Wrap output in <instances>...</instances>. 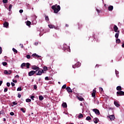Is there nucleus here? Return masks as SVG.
I'll use <instances>...</instances> for the list:
<instances>
[{
    "instance_id": "nucleus-1",
    "label": "nucleus",
    "mask_w": 124,
    "mask_h": 124,
    "mask_svg": "<svg viewBox=\"0 0 124 124\" xmlns=\"http://www.w3.org/2000/svg\"><path fill=\"white\" fill-rule=\"evenodd\" d=\"M51 8L54 11V13H58L61 10V6L57 4L52 6Z\"/></svg>"
},
{
    "instance_id": "nucleus-2",
    "label": "nucleus",
    "mask_w": 124,
    "mask_h": 124,
    "mask_svg": "<svg viewBox=\"0 0 124 124\" xmlns=\"http://www.w3.org/2000/svg\"><path fill=\"white\" fill-rule=\"evenodd\" d=\"M116 94L117 96H123L124 95V91H118L116 93Z\"/></svg>"
},
{
    "instance_id": "nucleus-3",
    "label": "nucleus",
    "mask_w": 124,
    "mask_h": 124,
    "mask_svg": "<svg viewBox=\"0 0 124 124\" xmlns=\"http://www.w3.org/2000/svg\"><path fill=\"white\" fill-rule=\"evenodd\" d=\"M31 69H32L33 70H36L35 71H36V72H37V71H38V70H39L40 68H39V67H37L36 65H33L32 66Z\"/></svg>"
},
{
    "instance_id": "nucleus-4",
    "label": "nucleus",
    "mask_w": 124,
    "mask_h": 124,
    "mask_svg": "<svg viewBox=\"0 0 124 124\" xmlns=\"http://www.w3.org/2000/svg\"><path fill=\"white\" fill-rule=\"evenodd\" d=\"M81 65V63L79 62H77L75 65H73V68H76V67H80V66Z\"/></svg>"
},
{
    "instance_id": "nucleus-5",
    "label": "nucleus",
    "mask_w": 124,
    "mask_h": 124,
    "mask_svg": "<svg viewBox=\"0 0 124 124\" xmlns=\"http://www.w3.org/2000/svg\"><path fill=\"white\" fill-rule=\"evenodd\" d=\"M93 112H95V114H96V115H100V112L99 111V110H98V109L96 108H93Z\"/></svg>"
},
{
    "instance_id": "nucleus-6",
    "label": "nucleus",
    "mask_w": 124,
    "mask_h": 124,
    "mask_svg": "<svg viewBox=\"0 0 124 124\" xmlns=\"http://www.w3.org/2000/svg\"><path fill=\"white\" fill-rule=\"evenodd\" d=\"M37 71H38V73H36V75L40 76L42 75V73H44V70H40V69H39Z\"/></svg>"
},
{
    "instance_id": "nucleus-7",
    "label": "nucleus",
    "mask_w": 124,
    "mask_h": 124,
    "mask_svg": "<svg viewBox=\"0 0 124 124\" xmlns=\"http://www.w3.org/2000/svg\"><path fill=\"white\" fill-rule=\"evenodd\" d=\"M36 73V71H31L29 72L28 75L29 76H32L34 74H35Z\"/></svg>"
},
{
    "instance_id": "nucleus-8",
    "label": "nucleus",
    "mask_w": 124,
    "mask_h": 124,
    "mask_svg": "<svg viewBox=\"0 0 124 124\" xmlns=\"http://www.w3.org/2000/svg\"><path fill=\"white\" fill-rule=\"evenodd\" d=\"M9 26V23L7 22H5L3 23V26L4 28H6L7 29L8 28Z\"/></svg>"
},
{
    "instance_id": "nucleus-9",
    "label": "nucleus",
    "mask_w": 124,
    "mask_h": 124,
    "mask_svg": "<svg viewBox=\"0 0 124 124\" xmlns=\"http://www.w3.org/2000/svg\"><path fill=\"white\" fill-rule=\"evenodd\" d=\"M32 57H33V58H41V56L38 55V54H36V53H33V54H32Z\"/></svg>"
},
{
    "instance_id": "nucleus-10",
    "label": "nucleus",
    "mask_w": 124,
    "mask_h": 124,
    "mask_svg": "<svg viewBox=\"0 0 124 124\" xmlns=\"http://www.w3.org/2000/svg\"><path fill=\"white\" fill-rule=\"evenodd\" d=\"M96 93V90L95 89H93V93H92V97H95V93Z\"/></svg>"
},
{
    "instance_id": "nucleus-11",
    "label": "nucleus",
    "mask_w": 124,
    "mask_h": 124,
    "mask_svg": "<svg viewBox=\"0 0 124 124\" xmlns=\"http://www.w3.org/2000/svg\"><path fill=\"white\" fill-rule=\"evenodd\" d=\"M108 118L110 119V121H114V120H115V115H110L108 117Z\"/></svg>"
},
{
    "instance_id": "nucleus-12",
    "label": "nucleus",
    "mask_w": 124,
    "mask_h": 124,
    "mask_svg": "<svg viewBox=\"0 0 124 124\" xmlns=\"http://www.w3.org/2000/svg\"><path fill=\"white\" fill-rule=\"evenodd\" d=\"M66 90L67 91V92H68V93H72V90H71V88H70V87H67L66 88Z\"/></svg>"
},
{
    "instance_id": "nucleus-13",
    "label": "nucleus",
    "mask_w": 124,
    "mask_h": 124,
    "mask_svg": "<svg viewBox=\"0 0 124 124\" xmlns=\"http://www.w3.org/2000/svg\"><path fill=\"white\" fill-rule=\"evenodd\" d=\"M113 9H114V7L112 5H110L108 7V11H112Z\"/></svg>"
},
{
    "instance_id": "nucleus-14",
    "label": "nucleus",
    "mask_w": 124,
    "mask_h": 124,
    "mask_svg": "<svg viewBox=\"0 0 124 124\" xmlns=\"http://www.w3.org/2000/svg\"><path fill=\"white\" fill-rule=\"evenodd\" d=\"M113 29L115 32H118V30H119V28L116 25H114Z\"/></svg>"
},
{
    "instance_id": "nucleus-15",
    "label": "nucleus",
    "mask_w": 124,
    "mask_h": 124,
    "mask_svg": "<svg viewBox=\"0 0 124 124\" xmlns=\"http://www.w3.org/2000/svg\"><path fill=\"white\" fill-rule=\"evenodd\" d=\"M114 104L115 105V106H116V107H120V104L118 102L114 101Z\"/></svg>"
},
{
    "instance_id": "nucleus-16",
    "label": "nucleus",
    "mask_w": 124,
    "mask_h": 124,
    "mask_svg": "<svg viewBox=\"0 0 124 124\" xmlns=\"http://www.w3.org/2000/svg\"><path fill=\"white\" fill-rule=\"evenodd\" d=\"M119 35H120V31H118L117 33H116L115 35V38H119Z\"/></svg>"
},
{
    "instance_id": "nucleus-17",
    "label": "nucleus",
    "mask_w": 124,
    "mask_h": 124,
    "mask_svg": "<svg viewBox=\"0 0 124 124\" xmlns=\"http://www.w3.org/2000/svg\"><path fill=\"white\" fill-rule=\"evenodd\" d=\"M116 90L117 91H118V92H120L122 91V86H118L116 87Z\"/></svg>"
},
{
    "instance_id": "nucleus-18",
    "label": "nucleus",
    "mask_w": 124,
    "mask_h": 124,
    "mask_svg": "<svg viewBox=\"0 0 124 124\" xmlns=\"http://www.w3.org/2000/svg\"><path fill=\"white\" fill-rule=\"evenodd\" d=\"M62 107L63 108H66L67 107V104H66V103L64 102L62 104Z\"/></svg>"
},
{
    "instance_id": "nucleus-19",
    "label": "nucleus",
    "mask_w": 124,
    "mask_h": 124,
    "mask_svg": "<svg viewBox=\"0 0 124 124\" xmlns=\"http://www.w3.org/2000/svg\"><path fill=\"white\" fill-rule=\"evenodd\" d=\"M93 122L95 123V124H97V123H98V118H95L93 120Z\"/></svg>"
},
{
    "instance_id": "nucleus-20",
    "label": "nucleus",
    "mask_w": 124,
    "mask_h": 124,
    "mask_svg": "<svg viewBox=\"0 0 124 124\" xmlns=\"http://www.w3.org/2000/svg\"><path fill=\"white\" fill-rule=\"evenodd\" d=\"M21 68L24 69V67H26V63H23L20 66Z\"/></svg>"
},
{
    "instance_id": "nucleus-21",
    "label": "nucleus",
    "mask_w": 124,
    "mask_h": 124,
    "mask_svg": "<svg viewBox=\"0 0 124 124\" xmlns=\"http://www.w3.org/2000/svg\"><path fill=\"white\" fill-rule=\"evenodd\" d=\"M26 25L28 27H30L31 26V21H30L29 20H27V21L26 22Z\"/></svg>"
},
{
    "instance_id": "nucleus-22",
    "label": "nucleus",
    "mask_w": 124,
    "mask_h": 124,
    "mask_svg": "<svg viewBox=\"0 0 124 124\" xmlns=\"http://www.w3.org/2000/svg\"><path fill=\"white\" fill-rule=\"evenodd\" d=\"M20 110L23 112V113H26V108H21Z\"/></svg>"
},
{
    "instance_id": "nucleus-23",
    "label": "nucleus",
    "mask_w": 124,
    "mask_h": 124,
    "mask_svg": "<svg viewBox=\"0 0 124 124\" xmlns=\"http://www.w3.org/2000/svg\"><path fill=\"white\" fill-rule=\"evenodd\" d=\"M39 100H43L44 99V97L42 95L39 96Z\"/></svg>"
},
{
    "instance_id": "nucleus-24",
    "label": "nucleus",
    "mask_w": 124,
    "mask_h": 124,
    "mask_svg": "<svg viewBox=\"0 0 124 124\" xmlns=\"http://www.w3.org/2000/svg\"><path fill=\"white\" fill-rule=\"evenodd\" d=\"M45 20L46 21H49V16H46V15H45Z\"/></svg>"
},
{
    "instance_id": "nucleus-25",
    "label": "nucleus",
    "mask_w": 124,
    "mask_h": 124,
    "mask_svg": "<svg viewBox=\"0 0 124 124\" xmlns=\"http://www.w3.org/2000/svg\"><path fill=\"white\" fill-rule=\"evenodd\" d=\"M78 119H81L83 118V114L82 113H80L79 115L78 116Z\"/></svg>"
},
{
    "instance_id": "nucleus-26",
    "label": "nucleus",
    "mask_w": 124,
    "mask_h": 124,
    "mask_svg": "<svg viewBox=\"0 0 124 124\" xmlns=\"http://www.w3.org/2000/svg\"><path fill=\"white\" fill-rule=\"evenodd\" d=\"M116 43H118V44H119V43H121V40L120 39H116Z\"/></svg>"
},
{
    "instance_id": "nucleus-27",
    "label": "nucleus",
    "mask_w": 124,
    "mask_h": 124,
    "mask_svg": "<svg viewBox=\"0 0 124 124\" xmlns=\"http://www.w3.org/2000/svg\"><path fill=\"white\" fill-rule=\"evenodd\" d=\"M48 27L50 29H55V26L52 25H48Z\"/></svg>"
},
{
    "instance_id": "nucleus-28",
    "label": "nucleus",
    "mask_w": 124,
    "mask_h": 124,
    "mask_svg": "<svg viewBox=\"0 0 124 124\" xmlns=\"http://www.w3.org/2000/svg\"><path fill=\"white\" fill-rule=\"evenodd\" d=\"M86 120L87 121H91V120H92V118H91V117H90V116H87V117H86Z\"/></svg>"
},
{
    "instance_id": "nucleus-29",
    "label": "nucleus",
    "mask_w": 124,
    "mask_h": 124,
    "mask_svg": "<svg viewBox=\"0 0 124 124\" xmlns=\"http://www.w3.org/2000/svg\"><path fill=\"white\" fill-rule=\"evenodd\" d=\"M26 64L27 68H30V65H31V64L30 63H27Z\"/></svg>"
},
{
    "instance_id": "nucleus-30",
    "label": "nucleus",
    "mask_w": 124,
    "mask_h": 124,
    "mask_svg": "<svg viewBox=\"0 0 124 124\" xmlns=\"http://www.w3.org/2000/svg\"><path fill=\"white\" fill-rule=\"evenodd\" d=\"M78 100H79L80 101H83V100H84V98L83 97H78Z\"/></svg>"
},
{
    "instance_id": "nucleus-31",
    "label": "nucleus",
    "mask_w": 124,
    "mask_h": 124,
    "mask_svg": "<svg viewBox=\"0 0 124 124\" xmlns=\"http://www.w3.org/2000/svg\"><path fill=\"white\" fill-rule=\"evenodd\" d=\"M17 92H21V91H22V87H19L17 89Z\"/></svg>"
},
{
    "instance_id": "nucleus-32",
    "label": "nucleus",
    "mask_w": 124,
    "mask_h": 124,
    "mask_svg": "<svg viewBox=\"0 0 124 124\" xmlns=\"http://www.w3.org/2000/svg\"><path fill=\"white\" fill-rule=\"evenodd\" d=\"M13 51L15 53H16V54H17L18 53V51H17V50H16V49H15L14 48H13Z\"/></svg>"
},
{
    "instance_id": "nucleus-33",
    "label": "nucleus",
    "mask_w": 124,
    "mask_h": 124,
    "mask_svg": "<svg viewBox=\"0 0 124 124\" xmlns=\"http://www.w3.org/2000/svg\"><path fill=\"white\" fill-rule=\"evenodd\" d=\"M12 9V5L10 4L9 7V11H11V9Z\"/></svg>"
},
{
    "instance_id": "nucleus-34",
    "label": "nucleus",
    "mask_w": 124,
    "mask_h": 124,
    "mask_svg": "<svg viewBox=\"0 0 124 124\" xmlns=\"http://www.w3.org/2000/svg\"><path fill=\"white\" fill-rule=\"evenodd\" d=\"M2 63L3 66H6V65H7V62H2Z\"/></svg>"
},
{
    "instance_id": "nucleus-35",
    "label": "nucleus",
    "mask_w": 124,
    "mask_h": 124,
    "mask_svg": "<svg viewBox=\"0 0 124 124\" xmlns=\"http://www.w3.org/2000/svg\"><path fill=\"white\" fill-rule=\"evenodd\" d=\"M43 68L45 71H47V70H48V67L46 66H44Z\"/></svg>"
},
{
    "instance_id": "nucleus-36",
    "label": "nucleus",
    "mask_w": 124,
    "mask_h": 124,
    "mask_svg": "<svg viewBox=\"0 0 124 124\" xmlns=\"http://www.w3.org/2000/svg\"><path fill=\"white\" fill-rule=\"evenodd\" d=\"M4 114L5 113H4V111H3V110L0 111V115H4Z\"/></svg>"
},
{
    "instance_id": "nucleus-37",
    "label": "nucleus",
    "mask_w": 124,
    "mask_h": 124,
    "mask_svg": "<svg viewBox=\"0 0 124 124\" xmlns=\"http://www.w3.org/2000/svg\"><path fill=\"white\" fill-rule=\"evenodd\" d=\"M26 102H31V99H26Z\"/></svg>"
},
{
    "instance_id": "nucleus-38",
    "label": "nucleus",
    "mask_w": 124,
    "mask_h": 124,
    "mask_svg": "<svg viewBox=\"0 0 124 124\" xmlns=\"http://www.w3.org/2000/svg\"><path fill=\"white\" fill-rule=\"evenodd\" d=\"M26 58L28 59H31V55H30L29 54H27L26 55Z\"/></svg>"
},
{
    "instance_id": "nucleus-39",
    "label": "nucleus",
    "mask_w": 124,
    "mask_h": 124,
    "mask_svg": "<svg viewBox=\"0 0 124 124\" xmlns=\"http://www.w3.org/2000/svg\"><path fill=\"white\" fill-rule=\"evenodd\" d=\"M11 73H12V71L9 70V71H8V75H10V74H11Z\"/></svg>"
},
{
    "instance_id": "nucleus-40",
    "label": "nucleus",
    "mask_w": 124,
    "mask_h": 124,
    "mask_svg": "<svg viewBox=\"0 0 124 124\" xmlns=\"http://www.w3.org/2000/svg\"><path fill=\"white\" fill-rule=\"evenodd\" d=\"M115 74L116 76H118V75H119V71H117V70H115Z\"/></svg>"
},
{
    "instance_id": "nucleus-41",
    "label": "nucleus",
    "mask_w": 124,
    "mask_h": 124,
    "mask_svg": "<svg viewBox=\"0 0 124 124\" xmlns=\"http://www.w3.org/2000/svg\"><path fill=\"white\" fill-rule=\"evenodd\" d=\"M99 91L100 93H102V92H103V88L101 87L99 88Z\"/></svg>"
},
{
    "instance_id": "nucleus-42",
    "label": "nucleus",
    "mask_w": 124,
    "mask_h": 124,
    "mask_svg": "<svg viewBox=\"0 0 124 124\" xmlns=\"http://www.w3.org/2000/svg\"><path fill=\"white\" fill-rule=\"evenodd\" d=\"M62 89H66V84H64L62 86Z\"/></svg>"
},
{
    "instance_id": "nucleus-43",
    "label": "nucleus",
    "mask_w": 124,
    "mask_h": 124,
    "mask_svg": "<svg viewBox=\"0 0 124 124\" xmlns=\"http://www.w3.org/2000/svg\"><path fill=\"white\" fill-rule=\"evenodd\" d=\"M4 74H8V70H5L4 71Z\"/></svg>"
},
{
    "instance_id": "nucleus-44",
    "label": "nucleus",
    "mask_w": 124,
    "mask_h": 124,
    "mask_svg": "<svg viewBox=\"0 0 124 124\" xmlns=\"http://www.w3.org/2000/svg\"><path fill=\"white\" fill-rule=\"evenodd\" d=\"M7 91H8V89H7V88H5L4 89V93H6V92H7Z\"/></svg>"
},
{
    "instance_id": "nucleus-45",
    "label": "nucleus",
    "mask_w": 124,
    "mask_h": 124,
    "mask_svg": "<svg viewBox=\"0 0 124 124\" xmlns=\"http://www.w3.org/2000/svg\"><path fill=\"white\" fill-rule=\"evenodd\" d=\"M21 96H22V95H21V94L18 93V95H17V97H18V98H21Z\"/></svg>"
},
{
    "instance_id": "nucleus-46",
    "label": "nucleus",
    "mask_w": 124,
    "mask_h": 124,
    "mask_svg": "<svg viewBox=\"0 0 124 124\" xmlns=\"http://www.w3.org/2000/svg\"><path fill=\"white\" fill-rule=\"evenodd\" d=\"M10 115H11V116H14V112H11L10 113Z\"/></svg>"
},
{
    "instance_id": "nucleus-47",
    "label": "nucleus",
    "mask_w": 124,
    "mask_h": 124,
    "mask_svg": "<svg viewBox=\"0 0 124 124\" xmlns=\"http://www.w3.org/2000/svg\"><path fill=\"white\" fill-rule=\"evenodd\" d=\"M2 53V48L0 46V54Z\"/></svg>"
},
{
    "instance_id": "nucleus-48",
    "label": "nucleus",
    "mask_w": 124,
    "mask_h": 124,
    "mask_svg": "<svg viewBox=\"0 0 124 124\" xmlns=\"http://www.w3.org/2000/svg\"><path fill=\"white\" fill-rule=\"evenodd\" d=\"M7 0H3V3H7Z\"/></svg>"
},
{
    "instance_id": "nucleus-49",
    "label": "nucleus",
    "mask_w": 124,
    "mask_h": 124,
    "mask_svg": "<svg viewBox=\"0 0 124 124\" xmlns=\"http://www.w3.org/2000/svg\"><path fill=\"white\" fill-rule=\"evenodd\" d=\"M45 79L46 81H49V78L48 77H46Z\"/></svg>"
},
{
    "instance_id": "nucleus-50",
    "label": "nucleus",
    "mask_w": 124,
    "mask_h": 124,
    "mask_svg": "<svg viewBox=\"0 0 124 124\" xmlns=\"http://www.w3.org/2000/svg\"><path fill=\"white\" fill-rule=\"evenodd\" d=\"M7 87H10V83L7 82L6 84Z\"/></svg>"
},
{
    "instance_id": "nucleus-51",
    "label": "nucleus",
    "mask_w": 124,
    "mask_h": 124,
    "mask_svg": "<svg viewBox=\"0 0 124 124\" xmlns=\"http://www.w3.org/2000/svg\"><path fill=\"white\" fill-rule=\"evenodd\" d=\"M17 103H16V102H13V105H17Z\"/></svg>"
},
{
    "instance_id": "nucleus-52",
    "label": "nucleus",
    "mask_w": 124,
    "mask_h": 124,
    "mask_svg": "<svg viewBox=\"0 0 124 124\" xmlns=\"http://www.w3.org/2000/svg\"><path fill=\"white\" fill-rule=\"evenodd\" d=\"M19 46L21 47V48H24V46L23 45V44H20Z\"/></svg>"
},
{
    "instance_id": "nucleus-53",
    "label": "nucleus",
    "mask_w": 124,
    "mask_h": 124,
    "mask_svg": "<svg viewBox=\"0 0 124 124\" xmlns=\"http://www.w3.org/2000/svg\"><path fill=\"white\" fill-rule=\"evenodd\" d=\"M31 99H32V100H34V99L33 98H34V96H31Z\"/></svg>"
},
{
    "instance_id": "nucleus-54",
    "label": "nucleus",
    "mask_w": 124,
    "mask_h": 124,
    "mask_svg": "<svg viewBox=\"0 0 124 124\" xmlns=\"http://www.w3.org/2000/svg\"><path fill=\"white\" fill-rule=\"evenodd\" d=\"M11 85L12 87H14V86H15V83H13V82H11Z\"/></svg>"
},
{
    "instance_id": "nucleus-55",
    "label": "nucleus",
    "mask_w": 124,
    "mask_h": 124,
    "mask_svg": "<svg viewBox=\"0 0 124 124\" xmlns=\"http://www.w3.org/2000/svg\"><path fill=\"white\" fill-rule=\"evenodd\" d=\"M20 77L19 76V75H17L15 77V78H17V79H19V78Z\"/></svg>"
},
{
    "instance_id": "nucleus-56",
    "label": "nucleus",
    "mask_w": 124,
    "mask_h": 124,
    "mask_svg": "<svg viewBox=\"0 0 124 124\" xmlns=\"http://www.w3.org/2000/svg\"><path fill=\"white\" fill-rule=\"evenodd\" d=\"M96 10L97 13H100V10H98V9H96Z\"/></svg>"
},
{
    "instance_id": "nucleus-57",
    "label": "nucleus",
    "mask_w": 124,
    "mask_h": 124,
    "mask_svg": "<svg viewBox=\"0 0 124 124\" xmlns=\"http://www.w3.org/2000/svg\"><path fill=\"white\" fill-rule=\"evenodd\" d=\"M34 45L35 46H37V45H38V42H35Z\"/></svg>"
},
{
    "instance_id": "nucleus-58",
    "label": "nucleus",
    "mask_w": 124,
    "mask_h": 124,
    "mask_svg": "<svg viewBox=\"0 0 124 124\" xmlns=\"http://www.w3.org/2000/svg\"><path fill=\"white\" fill-rule=\"evenodd\" d=\"M34 90H36V89H37V86H36V85H34V87H33Z\"/></svg>"
},
{
    "instance_id": "nucleus-59",
    "label": "nucleus",
    "mask_w": 124,
    "mask_h": 124,
    "mask_svg": "<svg viewBox=\"0 0 124 124\" xmlns=\"http://www.w3.org/2000/svg\"><path fill=\"white\" fill-rule=\"evenodd\" d=\"M13 82L14 83H17V80L13 79Z\"/></svg>"
},
{
    "instance_id": "nucleus-60",
    "label": "nucleus",
    "mask_w": 124,
    "mask_h": 124,
    "mask_svg": "<svg viewBox=\"0 0 124 124\" xmlns=\"http://www.w3.org/2000/svg\"><path fill=\"white\" fill-rule=\"evenodd\" d=\"M23 11H24L23 10H19V13H23Z\"/></svg>"
},
{
    "instance_id": "nucleus-61",
    "label": "nucleus",
    "mask_w": 124,
    "mask_h": 124,
    "mask_svg": "<svg viewBox=\"0 0 124 124\" xmlns=\"http://www.w3.org/2000/svg\"><path fill=\"white\" fill-rule=\"evenodd\" d=\"M99 66H100V65L98 64H97L95 66V67H98Z\"/></svg>"
},
{
    "instance_id": "nucleus-62",
    "label": "nucleus",
    "mask_w": 124,
    "mask_h": 124,
    "mask_svg": "<svg viewBox=\"0 0 124 124\" xmlns=\"http://www.w3.org/2000/svg\"><path fill=\"white\" fill-rule=\"evenodd\" d=\"M2 80L0 81V86H1V84H2Z\"/></svg>"
},
{
    "instance_id": "nucleus-63",
    "label": "nucleus",
    "mask_w": 124,
    "mask_h": 124,
    "mask_svg": "<svg viewBox=\"0 0 124 124\" xmlns=\"http://www.w3.org/2000/svg\"><path fill=\"white\" fill-rule=\"evenodd\" d=\"M3 122H5V121H6V119L5 118H3Z\"/></svg>"
},
{
    "instance_id": "nucleus-64",
    "label": "nucleus",
    "mask_w": 124,
    "mask_h": 124,
    "mask_svg": "<svg viewBox=\"0 0 124 124\" xmlns=\"http://www.w3.org/2000/svg\"><path fill=\"white\" fill-rule=\"evenodd\" d=\"M65 27H66L67 28L68 27H69L68 24H66V25H65Z\"/></svg>"
}]
</instances>
